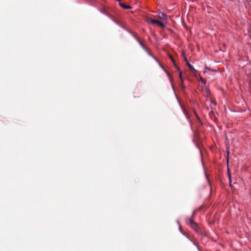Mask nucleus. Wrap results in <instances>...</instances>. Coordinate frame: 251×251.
Wrapping results in <instances>:
<instances>
[{
  "label": "nucleus",
  "mask_w": 251,
  "mask_h": 251,
  "mask_svg": "<svg viewBox=\"0 0 251 251\" xmlns=\"http://www.w3.org/2000/svg\"><path fill=\"white\" fill-rule=\"evenodd\" d=\"M190 226L195 231H198V226H197V224L196 223H193L192 224H191Z\"/></svg>",
  "instance_id": "423d86ee"
},
{
  "label": "nucleus",
  "mask_w": 251,
  "mask_h": 251,
  "mask_svg": "<svg viewBox=\"0 0 251 251\" xmlns=\"http://www.w3.org/2000/svg\"><path fill=\"white\" fill-rule=\"evenodd\" d=\"M179 77L181 79V81H183V80H182V72L180 71H179ZM181 86H182V89L184 90L185 89V87L183 85V82H182Z\"/></svg>",
  "instance_id": "0eeeda50"
},
{
  "label": "nucleus",
  "mask_w": 251,
  "mask_h": 251,
  "mask_svg": "<svg viewBox=\"0 0 251 251\" xmlns=\"http://www.w3.org/2000/svg\"><path fill=\"white\" fill-rule=\"evenodd\" d=\"M228 177H229V184H230V185L231 186V179H230V176L229 174H228Z\"/></svg>",
  "instance_id": "9d476101"
},
{
  "label": "nucleus",
  "mask_w": 251,
  "mask_h": 251,
  "mask_svg": "<svg viewBox=\"0 0 251 251\" xmlns=\"http://www.w3.org/2000/svg\"><path fill=\"white\" fill-rule=\"evenodd\" d=\"M139 42L140 43V44L141 45V46H142V47L143 48V49L145 50L151 56H152L155 60H156V58L152 54V53H151V52L150 51V50H148L144 46V45H143V44L142 43V42L140 41V40H139Z\"/></svg>",
  "instance_id": "f03ea898"
},
{
  "label": "nucleus",
  "mask_w": 251,
  "mask_h": 251,
  "mask_svg": "<svg viewBox=\"0 0 251 251\" xmlns=\"http://www.w3.org/2000/svg\"><path fill=\"white\" fill-rule=\"evenodd\" d=\"M157 17L159 19L162 20H165L167 19V15L164 13L160 12L157 15Z\"/></svg>",
  "instance_id": "20e7f679"
},
{
  "label": "nucleus",
  "mask_w": 251,
  "mask_h": 251,
  "mask_svg": "<svg viewBox=\"0 0 251 251\" xmlns=\"http://www.w3.org/2000/svg\"><path fill=\"white\" fill-rule=\"evenodd\" d=\"M147 21L148 22H151V23L152 24H156L158 25H159V26H161L162 27H164V24L162 22H160L159 21H157V20H154V19H152L151 18H149L147 19Z\"/></svg>",
  "instance_id": "f257e3e1"
},
{
  "label": "nucleus",
  "mask_w": 251,
  "mask_h": 251,
  "mask_svg": "<svg viewBox=\"0 0 251 251\" xmlns=\"http://www.w3.org/2000/svg\"><path fill=\"white\" fill-rule=\"evenodd\" d=\"M184 60L185 61H186V64L187 65H188V66L189 67L190 70L192 72H196V70L195 69H194V68L193 67V66L192 65H191V64L188 62L187 58L186 56L184 57Z\"/></svg>",
  "instance_id": "7ed1b4c3"
},
{
  "label": "nucleus",
  "mask_w": 251,
  "mask_h": 251,
  "mask_svg": "<svg viewBox=\"0 0 251 251\" xmlns=\"http://www.w3.org/2000/svg\"><path fill=\"white\" fill-rule=\"evenodd\" d=\"M200 79H201V82H204L203 80L202 79V78L201 76H200Z\"/></svg>",
  "instance_id": "9b49d317"
},
{
  "label": "nucleus",
  "mask_w": 251,
  "mask_h": 251,
  "mask_svg": "<svg viewBox=\"0 0 251 251\" xmlns=\"http://www.w3.org/2000/svg\"><path fill=\"white\" fill-rule=\"evenodd\" d=\"M194 223H195V222L194 221V220L193 219V217H191L188 219L187 223L188 225H190L191 224H192Z\"/></svg>",
  "instance_id": "6e6552de"
},
{
  "label": "nucleus",
  "mask_w": 251,
  "mask_h": 251,
  "mask_svg": "<svg viewBox=\"0 0 251 251\" xmlns=\"http://www.w3.org/2000/svg\"><path fill=\"white\" fill-rule=\"evenodd\" d=\"M169 57H170V58L171 59V60L173 62V63H174V65L175 66V67L179 71V67L178 66H176V65L175 62V60H174L173 57H172V56L170 55Z\"/></svg>",
  "instance_id": "1a4fd4ad"
},
{
  "label": "nucleus",
  "mask_w": 251,
  "mask_h": 251,
  "mask_svg": "<svg viewBox=\"0 0 251 251\" xmlns=\"http://www.w3.org/2000/svg\"><path fill=\"white\" fill-rule=\"evenodd\" d=\"M119 5L121 7H122V8H123L124 9H129L131 8V6L126 5V4L123 3H121L120 1L119 2Z\"/></svg>",
  "instance_id": "39448f33"
},
{
  "label": "nucleus",
  "mask_w": 251,
  "mask_h": 251,
  "mask_svg": "<svg viewBox=\"0 0 251 251\" xmlns=\"http://www.w3.org/2000/svg\"><path fill=\"white\" fill-rule=\"evenodd\" d=\"M194 214H195V212H193V214L192 217H193V216H194Z\"/></svg>",
  "instance_id": "f8f14e48"
}]
</instances>
